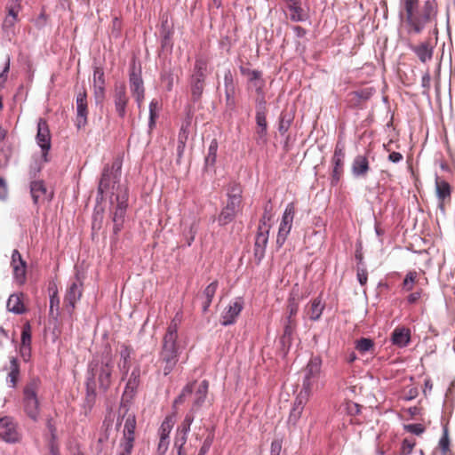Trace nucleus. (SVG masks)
<instances>
[{"label": "nucleus", "instance_id": "obj_1", "mask_svg": "<svg viewBox=\"0 0 455 455\" xmlns=\"http://www.w3.org/2000/svg\"><path fill=\"white\" fill-rule=\"evenodd\" d=\"M403 19L409 34H420L436 21L437 7L435 0H427L419 6V0H403Z\"/></svg>", "mask_w": 455, "mask_h": 455}, {"label": "nucleus", "instance_id": "obj_2", "mask_svg": "<svg viewBox=\"0 0 455 455\" xmlns=\"http://www.w3.org/2000/svg\"><path fill=\"white\" fill-rule=\"evenodd\" d=\"M182 314L177 312L163 338L162 349L156 363L157 371L164 376L169 375L179 361V346L177 344L178 327L181 323Z\"/></svg>", "mask_w": 455, "mask_h": 455}, {"label": "nucleus", "instance_id": "obj_3", "mask_svg": "<svg viewBox=\"0 0 455 455\" xmlns=\"http://www.w3.org/2000/svg\"><path fill=\"white\" fill-rule=\"evenodd\" d=\"M115 361L111 349L108 348L100 355H96L89 363L88 373L92 379L97 377L100 388L106 391L112 384Z\"/></svg>", "mask_w": 455, "mask_h": 455}, {"label": "nucleus", "instance_id": "obj_4", "mask_svg": "<svg viewBox=\"0 0 455 455\" xmlns=\"http://www.w3.org/2000/svg\"><path fill=\"white\" fill-rule=\"evenodd\" d=\"M243 189L240 184L231 182L227 187V202L221 209L218 222L225 226L232 222L239 212L243 211Z\"/></svg>", "mask_w": 455, "mask_h": 455}, {"label": "nucleus", "instance_id": "obj_5", "mask_svg": "<svg viewBox=\"0 0 455 455\" xmlns=\"http://www.w3.org/2000/svg\"><path fill=\"white\" fill-rule=\"evenodd\" d=\"M208 388L209 382L207 380H203L197 385L196 382H190L183 387L180 395L174 400V405L182 403L186 397L190 395L193 391L196 390L194 394L193 404L190 409L192 412H196L204 403L207 396Z\"/></svg>", "mask_w": 455, "mask_h": 455}, {"label": "nucleus", "instance_id": "obj_6", "mask_svg": "<svg viewBox=\"0 0 455 455\" xmlns=\"http://www.w3.org/2000/svg\"><path fill=\"white\" fill-rule=\"evenodd\" d=\"M40 380L37 378L31 379L23 390V407L26 414L36 420L39 415V402L37 392L40 387Z\"/></svg>", "mask_w": 455, "mask_h": 455}, {"label": "nucleus", "instance_id": "obj_7", "mask_svg": "<svg viewBox=\"0 0 455 455\" xmlns=\"http://www.w3.org/2000/svg\"><path fill=\"white\" fill-rule=\"evenodd\" d=\"M121 167L122 164L118 160H115L111 166L104 167L97 191L101 199L105 194L113 193L116 183L119 181Z\"/></svg>", "mask_w": 455, "mask_h": 455}, {"label": "nucleus", "instance_id": "obj_8", "mask_svg": "<svg viewBox=\"0 0 455 455\" xmlns=\"http://www.w3.org/2000/svg\"><path fill=\"white\" fill-rule=\"evenodd\" d=\"M207 62L204 59H196L190 77V88L192 99L194 101L198 100L204 89V80L206 78Z\"/></svg>", "mask_w": 455, "mask_h": 455}, {"label": "nucleus", "instance_id": "obj_9", "mask_svg": "<svg viewBox=\"0 0 455 455\" xmlns=\"http://www.w3.org/2000/svg\"><path fill=\"white\" fill-rule=\"evenodd\" d=\"M345 156L346 153L344 144L341 142H337L333 156L331 160V184L332 186H337L343 176Z\"/></svg>", "mask_w": 455, "mask_h": 455}, {"label": "nucleus", "instance_id": "obj_10", "mask_svg": "<svg viewBox=\"0 0 455 455\" xmlns=\"http://www.w3.org/2000/svg\"><path fill=\"white\" fill-rule=\"evenodd\" d=\"M295 212H296L295 204L293 203L288 204L286 205V208L284 210V212H283V215L280 226H279V230H278L277 238H276V243H277L278 247H281L284 243L288 235L291 232L293 219L295 216Z\"/></svg>", "mask_w": 455, "mask_h": 455}, {"label": "nucleus", "instance_id": "obj_11", "mask_svg": "<svg viewBox=\"0 0 455 455\" xmlns=\"http://www.w3.org/2000/svg\"><path fill=\"white\" fill-rule=\"evenodd\" d=\"M36 142L42 149V157L48 162V152L51 149V132L45 119L40 118L37 123Z\"/></svg>", "mask_w": 455, "mask_h": 455}, {"label": "nucleus", "instance_id": "obj_12", "mask_svg": "<svg viewBox=\"0 0 455 455\" xmlns=\"http://www.w3.org/2000/svg\"><path fill=\"white\" fill-rule=\"evenodd\" d=\"M113 98L116 111L118 116L124 118L126 115V107L129 102V97L126 92V86L124 82L115 84Z\"/></svg>", "mask_w": 455, "mask_h": 455}, {"label": "nucleus", "instance_id": "obj_13", "mask_svg": "<svg viewBox=\"0 0 455 455\" xmlns=\"http://www.w3.org/2000/svg\"><path fill=\"white\" fill-rule=\"evenodd\" d=\"M0 437L8 443H17L20 440L21 435L12 418L0 419Z\"/></svg>", "mask_w": 455, "mask_h": 455}, {"label": "nucleus", "instance_id": "obj_14", "mask_svg": "<svg viewBox=\"0 0 455 455\" xmlns=\"http://www.w3.org/2000/svg\"><path fill=\"white\" fill-rule=\"evenodd\" d=\"M435 195L438 201V208L440 211L445 212V205L451 202V187L444 180L436 176L435 180Z\"/></svg>", "mask_w": 455, "mask_h": 455}, {"label": "nucleus", "instance_id": "obj_15", "mask_svg": "<svg viewBox=\"0 0 455 455\" xmlns=\"http://www.w3.org/2000/svg\"><path fill=\"white\" fill-rule=\"evenodd\" d=\"M30 195L35 205L51 201L53 197L52 192H48L43 180H34L30 183Z\"/></svg>", "mask_w": 455, "mask_h": 455}, {"label": "nucleus", "instance_id": "obj_16", "mask_svg": "<svg viewBox=\"0 0 455 455\" xmlns=\"http://www.w3.org/2000/svg\"><path fill=\"white\" fill-rule=\"evenodd\" d=\"M76 125L78 128L84 126L87 124L88 118V102L86 90L83 88L76 95Z\"/></svg>", "mask_w": 455, "mask_h": 455}, {"label": "nucleus", "instance_id": "obj_17", "mask_svg": "<svg viewBox=\"0 0 455 455\" xmlns=\"http://www.w3.org/2000/svg\"><path fill=\"white\" fill-rule=\"evenodd\" d=\"M129 82L132 94L135 98L139 108H140L145 95L143 80L140 75L136 73L135 70L132 69V72L130 73Z\"/></svg>", "mask_w": 455, "mask_h": 455}, {"label": "nucleus", "instance_id": "obj_18", "mask_svg": "<svg viewBox=\"0 0 455 455\" xmlns=\"http://www.w3.org/2000/svg\"><path fill=\"white\" fill-rule=\"evenodd\" d=\"M290 12V19L294 22L306 21L309 18L308 12L302 7L301 0H283Z\"/></svg>", "mask_w": 455, "mask_h": 455}, {"label": "nucleus", "instance_id": "obj_19", "mask_svg": "<svg viewBox=\"0 0 455 455\" xmlns=\"http://www.w3.org/2000/svg\"><path fill=\"white\" fill-rule=\"evenodd\" d=\"M82 289L76 282H73L67 289L64 298V307L71 315L76 307V303L81 299Z\"/></svg>", "mask_w": 455, "mask_h": 455}, {"label": "nucleus", "instance_id": "obj_20", "mask_svg": "<svg viewBox=\"0 0 455 455\" xmlns=\"http://www.w3.org/2000/svg\"><path fill=\"white\" fill-rule=\"evenodd\" d=\"M243 300L241 298L235 299L225 309L221 315V324L224 326L233 324L243 309Z\"/></svg>", "mask_w": 455, "mask_h": 455}, {"label": "nucleus", "instance_id": "obj_21", "mask_svg": "<svg viewBox=\"0 0 455 455\" xmlns=\"http://www.w3.org/2000/svg\"><path fill=\"white\" fill-rule=\"evenodd\" d=\"M132 353L133 349L130 345H120L118 368L122 373L123 379L127 376L131 368Z\"/></svg>", "mask_w": 455, "mask_h": 455}, {"label": "nucleus", "instance_id": "obj_22", "mask_svg": "<svg viewBox=\"0 0 455 455\" xmlns=\"http://www.w3.org/2000/svg\"><path fill=\"white\" fill-rule=\"evenodd\" d=\"M268 232L269 230H267V228L263 229L262 226H259L254 243V256L258 259L259 262L265 256V249L268 241Z\"/></svg>", "mask_w": 455, "mask_h": 455}, {"label": "nucleus", "instance_id": "obj_23", "mask_svg": "<svg viewBox=\"0 0 455 455\" xmlns=\"http://www.w3.org/2000/svg\"><path fill=\"white\" fill-rule=\"evenodd\" d=\"M370 171L368 157L363 155L356 156L351 164V172L355 178H365Z\"/></svg>", "mask_w": 455, "mask_h": 455}, {"label": "nucleus", "instance_id": "obj_24", "mask_svg": "<svg viewBox=\"0 0 455 455\" xmlns=\"http://www.w3.org/2000/svg\"><path fill=\"white\" fill-rule=\"evenodd\" d=\"M308 399L309 398L307 397V394L299 393L289 415L288 420L290 423L296 424L297 421L300 419L304 407L307 404Z\"/></svg>", "mask_w": 455, "mask_h": 455}, {"label": "nucleus", "instance_id": "obj_25", "mask_svg": "<svg viewBox=\"0 0 455 455\" xmlns=\"http://www.w3.org/2000/svg\"><path fill=\"white\" fill-rule=\"evenodd\" d=\"M117 200V205L115 209V212H113V222H114V228L113 231L116 235H117L121 229L123 228V224L124 220L125 212L127 208V204L125 200H119V197H116Z\"/></svg>", "mask_w": 455, "mask_h": 455}, {"label": "nucleus", "instance_id": "obj_26", "mask_svg": "<svg viewBox=\"0 0 455 455\" xmlns=\"http://www.w3.org/2000/svg\"><path fill=\"white\" fill-rule=\"evenodd\" d=\"M392 343L399 347L408 346L411 341V330L407 327H396L391 334Z\"/></svg>", "mask_w": 455, "mask_h": 455}, {"label": "nucleus", "instance_id": "obj_27", "mask_svg": "<svg viewBox=\"0 0 455 455\" xmlns=\"http://www.w3.org/2000/svg\"><path fill=\"white\" fill-rule=\"evenodd\" d=\"M324 305L322 303L320 297L314 299L310 305H307L305 309L306 315L312 321L318 320L323 313Z\"/></svg>", "mask_w": 455, "mask_h": 455}, {"label": "nucleus", "instance_id": "obj_28", "mask_svg": "<svg viewBox=\"0 0 455 455\" xmlns=\"http://www.w3.org/2000/svg\"><path fill=\"white\" fill-rule=\"evenodd\" d=\"M411 50L423 63L430 60L433 57V47L429 42H423L419 45L411 46Z\"/></svg>", "mask_w": 455, "mask_h": 455}, {"label": "nucleus", "instance_id": "obj_29", "mask_svg": "<svg viewBox=\"0 0 455 455\" xmlns=\"http://www.w3.org/2000/svg\"><path fill=\"white\" fill-rule=\"evenodd\" d=\"M124 419V426L123 430V437L135 439L136 417L133 413L125 411L123 416Z\"/></svg>", "mask_w": 455, "mask_h": 455}, {"label": "nucleus", "instance_id": "obj_30", "mask_svg": "<svg viewBox=\"0 0 455 455\" xmlns=\"http://www.w3.org/2000/svg\"><path fill=\"white\" fill-rule=\"evenodd\" d=\"M8 310L10 312L15 313V314H23L26 312V307L24 306L23 300H22V294H12L8 300L6 305Z\"/></svg>", "mask_w": 455, "mask_h": 455}, {"label": "nucleus", "instance_id": "obj_31", "mask_svg": "<svg viewBox=\"0 0 455 455\" xmlns=\"http://www.w3.org/2000/svg\"><path fill=\"white\" fill-rule=\"evenodd\" d=\"M8 374L6 381L12 387H15L20 376V364L15 357H12L10 360V365L7 368Z\"/></svg>", "mask_w": 455, "mask_h": 455}, {"label": "nucleus", "instance_id": "obj_32", "mask_svg": "<svg viewBox=\"0 0 455 455\" xmlns=\"http://www.w3.org/2000/svg\"><path fill=\"white\" fill-rule=\"evenodd\" d=\"M218 281H213L211 283L204 291L203 296L204 299V301L203 303V310L204 312H206L209 308V307L212 304V299L216 293V291L218 289Z\"/></svg>", "mask_w": 455, "mask_h": 455}, {"label": "nucleus", "instance_id": "obj_33", "mask_svg": "<svg viewBox=\"0 0 455 455\" xmlns=\"http://www.w3.org/2000/svg\"><path fill=\"white\" fill-rule=\"evenodd\" d=\"M31 345V327L29 323H26L22 327L21 331V347L20 352L24 355L27 352L29 353Z\"/></svg>", "mask_w": 455, "mask_h": 455}, {"label": "nucleus", "instance_id": "obj_34", "mask_svg": "<svg viewBox=\"0 0 455 455\" xmlns=\"http://www.w3.org/2000/svg\"><path fill=\"white\" fill-rule=\"evenodd\" d=\"M174 423H175L174 415L166 416L158 429L159 437L170 438V434L173 428Z\"/></svg>", "mask_w": 455, "mask_h": 455}, {"label": "nucleus", "instance_id": "obj_35", "mask_svg": "<svg viewBox=\"0 0 455 455\" xmlns=\"http://www.w3.org/2000/svg\"><path fill=\"white\" fill-rule=\"evenodd\" d=\"M256 124H257V134L259 138H264L267 135V112H256Z\"/></svg>", "mask_w": 455, "mask_h": 455}, {"label": "nucleus", "instance_id": "obj_36", "mask_svg": "<svg viewBox=\"0 0 455 455\" xmlns=\"http://www.w3.org/2000/svg\"><path fill=\"white\" fill-rule=\"evenodd\" d=\"M418 281L419 273L417 271L412 270L408 272L402 283L403 290L406 291H411Z\"/></svg>", "mask_w": 455, "mask_h": 455}, {"label": "nucleus", "instance_id": "obj_37", "mask_svg": "<svg viewBox=\"0 0 455 455\" xmlns=\"http://www.w3.org/2000/svg\"><path fill=\"white\" fill-rule=\"evenodd\" d=\"M218 147H219V144H218L217 140L213 139L210 143V146L208 148V153L205 156V165L206 166H213L215 164L216 158H217Z\"/></svg>", "mask_w": 455, "mask_h": 455}, {"label": "nucleus", "instance_id": "obj_38", "mask_svg": "<svg viewBox=\"0 0 455 455\" xmlns=\"http://www.w3.org/2000/svg\"><path fill=\"white\" fill-rule=\"evenodd\" d=\"M320 363L310 361L306 368L305 379H319L320 378Z\"/></svg>", "mask_w": 455, "mask_h": 455}, {"label": "nucleus", "instance_id": "obj_39", "mask_svg": "<svg viewBox=\"0 0 455 455\" xmlns=\"http://www.w3.org/2000/svg\"><path fill=\"white\" fill-rule=\"evenodd\" d=\"M140 383V373L139 371L134 370L132 371L130 378L126 383L124 393L127 394L129 392L133 393Z\"/></svg>", "mask_w": 455, "mask_h": 455}, {"label": "nucleus", "instance_id": "obj_40", "mask_svg": "<svg viewBox=\"0 0 455 455\" xmlns=\"http://www.w3.org/2000/svg\"><path fill=\"white\" fill-rule=\"evenodd\" d=\"M135 439L123 437L119 445V452L117 455H132Z\"/></svg>", "mask_w": 455, "mask_h": 455}, {"label": "nucleus", "instance_id": "obj_41", "mask_svg": "<svg viewBox=\"0 0 455 455\" xmlns=\"http://www.w3.org/2000/svg\"><path fill=\"white\" fill-rule=\"evenodd\" d=\"M194 414H195V412H192V411H189L186 414L183 421L180 423V425L177 428L178 433H183V434H187V435L188 434V432L190 431V427L195 419Z\"/></svg>", "mask_w": 455, "mask_h": 455}, {"label": "nucleus", "instance_id": "obj_42", "mask_svg": "<svg viewBox=\"0 0 455 455\" xmlns=\"http://www.w3.org/2000/svg\"><path fill=\"white\" fill-rule=\"evenodd\" d=\"M319 379H304L303 387L299 393L307 394V397L309 398L313 390L318 388Z\"/></svg>", "mask_w": 455, "mask_h": 455}, {"label": "nucleus", "instance_id": "obj_43", "mask_svg": "<svg viewBox=\"0 0 455 455\" xmlns=\"http://www.w3.org/2000/svg\"><path fill=\"white\" fill-rule=\"evenodd\" d=\"M21 0H11L6 6L7 17L18 18L19 12L21 11Z\"/></svg>", "mask_w": 455, "mask_h": 455}, {"label": "nucleus", "instance_id": "obj_44", "mask_svg": "<svg viewBox=\"0 0 455 455\" xmlns=\"http://www.w3.org/2000/svg\"><path fill=\"white\" fill-rule=\"evenodd\" d=\"M199 227V220H194L189 226V228L185 232L188 245L190 246L192 242L195 240Z\"/></svg>", "mask_w": 455, "mask_h": 455}, {"label": "nucleus", "instance_id": "obj_45", "mask_svg": "<svg viewBox=\"0 0 455 455\" xmlns=\"http://www.w3.org/2000/svg\"><path fill=\"white\" fill-rule=\"evenodd\" d=\"M157 110H158V101L156 100H153L149 104V128L153 129L156 125V121L157 118Z\"/></svg>", "mask_w": 455, "mask_h": 455}, {"label": "nucleus", "instance_id": "obj_46", "mask_svg": "<svg viewBox=\"0 0 455 455\" xmlns=\"http://www.w3.org/2000/svg\"><path fill=\"white\" fill-rule=\"evenodd\" d=\"M374 346L373 341L371 339L362 338L359 340H357L355 348L360 353H365L369 350H371Z\"/></svg>", "mask_w": 455, "mask_h": 455}, {"label": "nucleus", "instance_id": "obj_47", "mask_svg": "<svg viewBox=\"0 0 455 455\" xmlns=\"http://www.w3.org/2000/svg\"><path fill=\"white\" fill-rule=\"evenodd\" d=\"M415 445H416V442L414 439H411V438L403 439V441L402 443V446H401V454L402 455H410L412 452Z\"/></svg>", "mask_w": 455, "mask_h": 455}, {"label": "nucleus", "instance_id": "obj_48", "mask_svg": "<svg viewBox=\"0 0 455 455\" xmlns=\"http://www.w3.org/2000/svg\"><path fill=\"white\" fill-rule=\"evenodd\" d=\"M291 124V118L286 114H282L280 116L278 130L281 134H284L288 132Z\"/></svg>", "mask_w": 455, "mask_h": 455}, {"label": "nucleus", "instance_id": "obj_49", "mask_svg": "<svg viewBox=\"0 0 455 455\" xmlns=\"http://www.w3.org/2000/svg\"><path fill=\"white\" fill-rule=\"evenodd\" d=\"M241 73L243 76L245 75L248 76L250 83H251L255 80L259 81V79L262 78V73L259 70H250V69H245L244 68H241Z\"/></svg>", "mask_w": 455, "mask_h": 455}, {"label": "nucleus", "instance_id": "obj_50", "mask_svg": "<svg viewBox=\"0 0 455 455\" xmlns=\"http://www.w3.org/2000/svg\"><path fill=\"white\" fill-rule=\"evenodd\" d=\"M93 85H105L104 71L101 68H95L93 71Z\"/></svg>", "mask_w": 455, "mask_h": 455}, {"label": "nucleus", "instance_id": "obj_51", "mask_svg": "<svg viewBox=\"0 0 455 455\" xmlns=\"http://www.w3.org/2000/svg\"><path fill=\"white\" fill-rule=\"evenodd\" d=\"M170 438L159 437L156 452L158 455H164L169 448Z\"/></svg>", "mask_w": 455, "mask_h": 455}, {"label": "nucleus", "instance_id": "obj_52", "mask_svg": "<svg viewBox=\"0 0 455 455\" xmlns=\"http://www.w3.org/2000/svg\"><path fill=\"white\" fill-rule=\"evenodd\" d=\"M439 447L443 455H446L450 451V440L447 430L444 431L443 435L439 441Z\"/></svg>", "mask_w": 455, "mask_h": 455}, {"label": "nucleus", "instance_id": "obj_53", "mask_svg": "<svg viewBox=\"0 0 455 455\" xmlns=\"http://www.w3.org/2000/svg\"><path fill=\"white\" fill-rule=\"evenodd\" d=\"M404 429L411 434L419 435L425 431V427L422 424H408L404 425Z\"/></svg>", "mask_w": 455, "mask_h": 455}, {"label": "nucleus", "instance_id": "obj_54", "mask_svg": "<svg viewBox=\"0 0 455 455\" xmlns=\"http://www.w3.org/2000/svg\"><path fill=\"white\" fill-rule=\"evenodd\" d=\"M13 274L20 283H23L26 276V265L22 267H15L13 268Z\"/></svg>", "mask_w": 455, "mask_h": 455}, {"label": "nucleus", "instance_id": "obj_55", "mask_svg": "<svg viewBox=\"0 0 455 455\" xmlns=\"http://www.w3.org/2000/svg\"><path fill=\"white\" fill-rule=\"evenodd\" d=\"M25 265H26V263L22 259L21 255L19 252V251L18 250H14L12 251V268H14L15 267H22V266H25Z\"/></svg>", "mask_w": 455, "mask_h": 455}, {"label": "nucleus", "instance_id": "obj_56", "mask_svg": "<svg viewBox=\"0 0 455 455\" xmlns=\"http://www.w3.org/2000/svg\"><path fill=\"white\" fill-rule=\"evenodd\" d=\"M86 397L90 401H92L95 397V383L94 381L91 382L90 379H88L86 383Z\"/></svg>", "mask_w": 455, "mask_h": 455}, {"label": "nucleus", "instance_id": "obj_57", "mask_svg": "<svg viewBox=\"0 0 455 455\" xmlns=\"http://www.w3.org/2000/svg\"><path fill=\"white\" fill-rule=\"evenodd\" d=\"M258 98L256 99V112H267L266 108V100L264 94H258Z\"/></svg>", "mask_w": 455, "mask_h": 455}, {"label": "nucleus", "instance_id": "obj_58", "mask_svg": "<svg viewBox=\"0 0 455 455\" xmlns=\"http://www.w3.org/2000/svg\"><path fill=\"white\" fill-rule=\"evenodd\" d=\"M18 18H11L6 16L3 22V28L5 31L12 30L14 25L18 22Z\"/></svg>", "mask_w": 455, "mask_h": 455}, {"label": "nucleus", "instance_id": "obj_59", "mask_svg": "<svg viewBox=\"0 0 455 455\" xmlns=\"http://www.w3.org/2000/svg\"><path fill=\"white\" fill-rule=\"evenodd\" d=\"M357 279L361 285H364L368 280V272L364 267H357Z\"/></svg>", "mask_w": 455, "mask_h": 455}, {"label": "nucleus", "instance_id": "obj_60", "mask_svg": "<svg viewBox=\"0 0 455 455\" xmlns=\"http://www.w3.org/2000/svg\"><path fill=\"white\" fill-rule=\"evenodd\" d=\"M299 310V303L296 302L295 299H290L288 304V314L291 316H295Z\"/></svg>", "mask_w": 455, "mask_h": 455}, {"label": "nucleus", "instance_id": "obj_61", "mask_svg": "<svg viewBox=\"0 0 455 455\" xmlns=\"http://www.w3.org/2000/svg\"><path fill=\"white\" fill-rule=\"evenodd\" d=\"M93 93L96 100H102L105 96V85H93Z\"/></svg>", "mask_w": 455, "mask_h": 455}, {"label": "nucleus", "instance_id": "obj_62", "mask_svg": "<svg viewBox=\"0 0 455 455\" xmlns=\"http://www.w3.org/2000/svg\"><path fill=\"white\" fill-rule=\"evenodd\" d=\"M422 293H423L422 289H419V290L416 291L415 292L409 294L407 297L408 303H410V304L417 303L419 300V299L421 298Z\"/></svg>", "mask_w": 455, "mask_h": 455}, {"label": "nucleus", "instance_id": "obj_63", "mask_svg": "<svg viewBox=\"0 0 455 455\" xmlns=\"http://www.w3.org/2000/svg\"><path fill=\"white\" fill-rule=\"evenodd\" d=\"M187 436H188L187 434L177 432V435H176L175 441H174V446L175 447H184V445L187 443Z\"/></svg>", "mask_w": 455, "mask_h": 455}, {"label": "nucleus", "instance_id": "obj_64", "mask_svg": "<svg viewBox=\"0 0 455 455\" xmlns=\"http://www.w3.org/2000/svg\"><path fill=\"white\" fill-rule=\"evenodd\" d=\"M282 443L279 440H274L271 443L270 455H280Z\"/></svg>", "mask_w": 455, "mask_h": 455}]
</instances>
